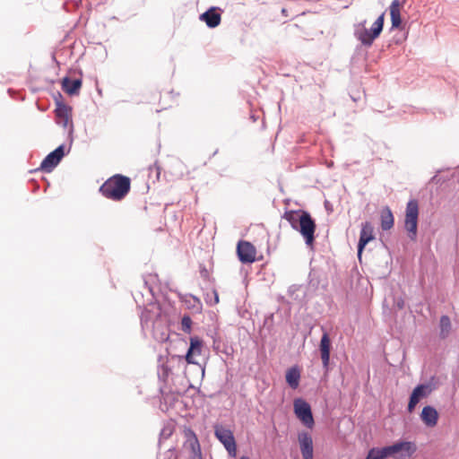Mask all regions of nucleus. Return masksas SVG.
Segmentation results:
<instances>
[{"mask_svg": "<svg viewBox=\"0 0 459 459\" xmlns=\"http://www.w3.org/2000/svg\"><path fill=\"white\" fill-rule=\"evenodd\" d=\"M65 156L64 144L59 145L53 152L48 153L40 164V169L45 172H51Z\"/></svg>", "mask_w": 459, "mask_h": 459, "instance_id": "obj_14", "label": "nucleus"}, {"mask_svg": "<svg viewBox=\"0 0 459 459\" xmlns=\"http://www.w3.org/2000/svg\"><path fill=\"white\" fill-rule=\"evenodd\" d=\"M400 6L401 4L399 0H394L390 5L391 23L393 29H398L402 25Z\"/></svg>", "mask_w": 459, "mask_h": 459, "instance_id": "obj_25", "label": "nucleus"}, {"mask_svg": "<svg viewBox=\"0 0 459 459\" xmlns=\"http://www.w3.org/2000/svg\"><path fill=\"white\" fill-rule=\"evenodd\" d=\"M239 260L244 264L253 263L255 260V247L247 241H239L237 246Z\"/></svg>", "mask_w": 459, "mask_h": 459, "instance_id": "obj_18", "label": "nucleus"}, {"mask_svg": "<svg viewBox=\"0 0 459 459\" xmlns=\"http://www.w3.org/2000/svg\"><path fill=\"white\" fill-rule=\"evenodd\" d=\"M439 338L441 340L446 339L452 332V323L450 317L446 315H443L439 320Z\"/></svg>", "mask_w": 459, "mask_h": 459, "instance_id": "obj_26", "label": "nucleus"}, {"mask_svg": "<svg viewBox=\"0 0 459 459\" xmlns=\"http://www.w3.org/2000/svg\"><path fill=\"white\" fill-rule=\"evenodd\" d=\"M332 350V341L326 331H324L320 342L319 351L322 359V365L325 374L327 375L330 370V356Z\"/></svg>", "mask_w": 459, "mask_h": 459, "instance_id": "obj_13", "label": "nucleus"}, {"mask_svg": "<svg viewBox=\"0 0 459 459\" xmlns=\"http://www.w3.org/2000/svg\"><path fill=\"white\" fill-rule=\"evenodd\" d=\"M438 417L437 411L431 405L424 406L420 415L421 421L428 428H434L437 424Z\"/></svg>", "mask_w": 459, "mask_h": 459, "instance_id": "obj_20", "label": "nucleus"}, {"mask_svg": "<svg viewBox=\"0 0 459 459\" xmlns=\"http://www.w3.org/2000/svg\"><path fill=\"white\" fill-rule=\"evenodd\" d=\"M384 22L385 13H383L377 17L369 30L367 28L354 29V36L363 46L370 47L374 40L381 34L384 28Z\"/></svg>", "mask_w": 459, "mask_h": 459, "instance_id": "obj_4", "label": "nucleus"}, {"mask_svg": "<svg viewBox=\"0 0 459 459\" xmlns=\"http://www.w3.org/2000/svg\"><path fill=\"white\" fill-rule=\"evenodd\" d=\"M172 434V429L169 427H165L161 429L160 431V440L161 438H169Z\"/></svg>", "mask_w": 459, "mask_h": 459, "instance_id": "obj_30", "label": "nucleus"}, {"mask_svg": "<svg viewBox=\"0 0 459 459\" xmlns=\"http://www.w3.org/2000/svg\"><path fill=\"white\" fill-rule=\"evenodd\" d=\"M192 319L189 316L186 315L181 319V330L184 333H189L191 332Z\"/></svg>", "mask_w": 459, "mask_h": 459, "instance_id": "obj_28", "label": "nucleus"}, {"mask_svg": "<svg viewBox=\"0 0 459 459\" xmlns=\"http://www.w3.org/2000/svg\"><path fill=\"white\" fill-rule=\"evenodd\" d=\"M417 451L414 442L398 440L390 446L383 447H372L367 454L368 459H385L396 454H400V459L410 458Z\"/></svg>", "mask_w": 459, "mask_h": 459, "instance_id": "obj_2", "label": "nucleus"}, {"mask_svg": "<svg viewBox=\"0 0 459 459\" xmlns=\"http://www.w3.org/2000/svg\"><path fill=\"white\" fill-rule=\"evenodd\" d=\"M293 410L295 416L307 429H313L315 420L310 404L303 398H296L293 402Z\"/></svg>", "mask_w": 459, "mask_h": 459, "instance_id": "obj_9", "label": "nucleus"}, {"mask_svg": "<svg viewBox=\"0 0 459 459\" xmlns=\"http://www.w3.org/2000/svg\"><path fill=\"white\" fill-rule=\"evenodd\" d=\"M403 305H404V302H403V300H402V299H401V300H398V301L396 302V306H397V307H398L399 309H402V308L403 307Z\"/></svg>", "mask_w": 459, "mask_h": 459, "instance_id": "obj_33", "label": "nucleus"}, {"mask_svg": "<svg viewBox=\"0 0 459 459\" xmlns=\"http://www.w3.org/2000/svg\"><path fill=\"white\" fill-rule=\"evenodd\" d=\"M384 22L385 13H383L377 17L369 30L367 28L354 29V36L363 46L370 47L374 40L381 34L384 28Z\"/></svg>", "mask_w": 459, "mask_h": 459, "instance_id": "obj_6", "label": "nucleus"}, {"mask_svg": "<svg viewBox=\"0 0 459 459\" xmlns=\"http://www.w3.org/2000/svg\"><path fill=\"white\" fill-rule=\"evenodd\" d=\"M394 219L391 209L385 206L381 212V229L383 230H389L393 228Z\"/></svg>", "mask_w": 459, "mask_h": 459, "instance_id": "obj_27", "label": "nucleus"}, {"mask_svg": "<svg viewBox=\"0 0 459 459\" xmlns=\"http://www.w3.org/2000/svg\"><path fill=\"white\" fill-rule=\"evenodd\" d=\"M251 118H252L253 122H255V121H256V118H255V115H254V114H252V115H251Z\"/></svg>", "mask_w": 459, "mask_h": 459, "instance_id": "obj_34", "label": "nucleus"}, {"mask_svg": "<svg viewBox=\"0 0 459 459\" xmlns=\"http://www.w3.org/2000/svg\"><path fill=\"white\" fill-rule=\"evenodd\" d=\"M288 295L291 303L302 305L307 295V288L303 285H291L288 290Z\"/></svg>", "mask_w": 459, "mask_h": 459, "instance_id": "obj_22", "label": "nucleus"}, {"mask_svg": "<svg viewBox=\"0 0 459 459\" xmlns=\"http://www.w3.org/2000/svg\"><path fill=\"white\" fill-rule=\"evenodd\" d=\"M384 22L385 13H383L377 17L369 30L367 28L354 29V36L363 46L370 47L374 40L381 34L384 28Z\"/></svg>", "mask_w": 459, "mask_h": 459, "instance_id": "obj_7", "label": "nucleus"}, {"mask_svg": "<svg viewBox=\"0 0 459 459\" xmlns=\"http://www.w3.org/2000/svg\"><path fill=\"white\" fill-rule=\"evenodd\" d=\"M199 19L200 21L205 22L207 27L213 29L221 23V16L217 12L216 7H211L206 12L203 13Z\"/></svg>", "mask_w": 459, "mask_h": 459, "instance_id": "obj_21", "label": "nucleus"}, {"mask_svg": "<svg viewBox=\"0 0 459 459\" xmlns=\"http://www.w3.org/2000/svg\"><path fill=\"white\" fill-rule=\"evenodd\" d=\"M202 347L203 341L199 337L194 336L190 338V346L185 356L187 363L200 365L199 361L197 360V357L201 355Z\"/></svg>", "mask_w": 459, "mask_h": 459, "instance_id": "obj_19", "label": "nucleus"}, {"mask_svg": "<svg viewBox=\"0 0 459 459\" xmlns=\"http://www.w3.org/2000/svg\"><path fill=\"white\" fill-rule=\"evenodd\" d=\"M130 185L131 181L129 178L118 174L108 179L100 187V191L108 199L120 201L129 192Z\"/></svg>", "mask_w": 459, "mask_h": 459, "instance_id": "obj_3", "label": "nucleus"}, {"mask_svg": "<svg viewBox=\"0 0 459 459\" xmlns=\"http://www.w3.org/2000/svg\"><path fill=\"white\" fill-rule=\"evenodd\" d=\"M184 449L188 452L189 459H203L201 446L195 432L188 429L185 431Z\"/></svg>", "mask_w": 459, "mask_h": 459, "instance_id": "obj_11", "label": "nucleus"}, {"mask_svg": "<svg viewBox=\"0 0 459 459\" xmlns=\"http://www.w3.org/2000/svg\"><path fill=\"white\" fill-rule=\"evenodd\" d=\"M419 204L415 199H411L405 209L404 228L408 231L411 240H415L418 234Z\"/></svg>", "mask_w": 459, "mask_h": 459, "instance_id": "obj_8", "label": "nucleus"}, {"mask_svg": "<svg viewBox=\"0 0 459 459\" xmlns=\"http://www.w3.org/2000/svg\"><path fill=\"white\" fill-rule=\"evenodd\" d=\"M366 22H367V21H366V20H364V21L360 22L359 23H358L357 25H355V29L366 28V27H365Z\"/></svg>", "mask_w": 459, "mask_h": 459, "instance_id": "obj_32", "label": "nucleus"}, {"mask_svg": "<svg viewBox=\"0 0 459 459\" xmlns=\"http://www.w3.org/2000/svg\"><path fill=\"white\" fill-rule=\"evenodd\" d=\"M365 459H368L367 457Z\"/></svg>", "mask_w": 459, "mask_h": 459, "instance_id": "obj_37", "label": "nucleus"}, {"mask_svg": "<svg viewBox=\"0 0 459 459\" xmlns=\"http://www.w3.org/2000/svg\"><path fill=\"white\" fill-rule=\"evenodd\" d=\"M298 441L303 459H313V439L308 432L301 431L298 434Z\"/></svg>", "mask_w": 459, "mask_h": 459, "instance_id": "obj_17", "label": "nucleus"}, {"mask_svg": "<svg viewBox=\"0 0 459 459\" xmlns=\"http://www.w3.org/2000/svg\"><path fill=\"white\" fill-rule=\"evenodd\" d=\"M55 113H56V123L59 126H63L64 128H66L69 126V124L71 123L70 133H72L74 130V127H73V125L71 122L72 108L64 103L57 102Z\"/></svg>", "mask_w": 459, "mask_h": 459, "instance_id": "obj_16", "label": "nucleus"}, {"mask_svg": "<svg viewBox=\"0 0 459 459\" xmlns=\"http://www.w3.org/2000/svg\"><path fill=\"white\" fill-rule=\"evenodd\" d=\"M281 13H286V10H285L284 8H283V9H281Z\"/></svg>", "mask_w": 459, "mask_h": 459, "instance_id": "obj_36", "label": "nucleus"}, {"mask_svg": "<svg viewBox=\"0 0 459 459\" xmlns=\"http://www.w3.org/2000/svg\"><path fill=\"white\" fill-rule=\"evenodd\" d=\"M239 459H250V458L247 456H241Z\"/></svg>", "mask_w": 459, "mask_h": 459, "instance_id": "obj_35", "label": "nucleus"}, {"mask_svg": "<svg viewBox=\"0 0 459 459\" xmlns=\"http://www.w3.org/2000/svg\"><path fill=\"white\" fill-rule=\"evenodd\" d=\"M158 459H178V454L175 447L167 449L164 453L160 454Z\"/></svg>", "mask_w": 459, "mask_h": 459, "instance_id": "obj_29", "label": "nucleus"}, {"mask_svg": "<svg viewBox=\"0 0 459 459\" xmlns=\"http://www.w3.org/2000/svg\"><path fill=\"white\" fill-rule=\"evenodd\" d=\"M431 392L432 388L429 384H420L416 385L410 394L407 411L411 413L420 400L428 397Z\"/></svg>", "mask_w": 459, "mask_h": 459, "instance_id": "obj_12", "label": "nucleus"}, {"mask_svg": "<svg viewBox=\"0 0 459 459\" xmlns=\"http://www.w3.org/2000/svg\"><path fill=\"white\" fill-rule=\"evenodd\" d=\"M285 379L291 389H297L300 381V368L297 365L288 368L285 374Z\"/></svg>", "mask_w": 459, "mask_h": 459, "instance_id": "obj_23", "label": "nucleus"}, {"mask_svg": "<svg viewBox=\"0 0 459 459\" xmlns=\"http://www.w3.org/2000/svg\"><path fill=\"white\" fill-rule=\"evenodd\" d=\"M384 22L385 13H383L377 17L369 30L367 28L354 29V36L363 46L370 47L374 40L381 34L384 28Z\"/></svg>", "mask_w": 459, "mask_h": 459, "instance_id": "obj_5", "label": "nucleus"}, {"mask_svg": "<svg viewBox=\"0 0 459 459\" xmlns=\"http://www.w3.org/2000/svg\"><path fill=\"white\" fill-rule=\"evenodd\" d=\"M81 86L82 81L80 79L72 80L69 77H65L62 81V89L69 95L78 94Z\"/></svg>", "mask_w": 459, "mask_h": 459, "instance_id": "obj_24", "label": "nucleus"}, {"mask_svg": "<svg viewBox=\"0 0 459 459\" xmlns=\"http://www.w3.org/2000/svg\"><path fill=\"white\" fill-rule=\"evenodd\" d=\"M282 218L290 224L292 229L301 234L307 246L314 244L316 225L308 212L304 210L286 211Z\"/></svg>", "mask_w": 459, "mask_h": 459, "instance_id": "obj_1", "label": "nucleus"}, {"mask_svg": "<svg viewBox=\"0 0 459 459\" xmlns=\"http://www.w3.org/2000/svg\"><path fill=\"white\" fill-rule=\"evenodd\" d=\"M212 295L214 297V300H213V302H212V300H209V299H206V301H207L208 303H210L211 305H212V304H217V303L219 302V295H218L217 291H216V290H213V291H212ZM207 299H209V295H207Z\"/></svg>", "mask_w": 459, "mask_h": 459, "instance_id": "obj_31", "label": "nucleus"}, {"mask_svg": "<svg viewBox=\"0 0 459 459\" xmlns=\"http://www.w3.org/2000/svg\"><path fill=\"white\" fill-rule=\"evenodd\" d=\"M361 230L359 234V238L357 246V255L359 259H361L362 252L365 247L374 239L373 234V227L370 222L366 221L361 225Z\"/></svg>", "mask_w": 459, "mask_h": 459, "instance_id": "obj_15", "label": "nucleus"}, {"mask_svg": "<svg viewBox=\"0 0 459 459\" xmlns=\"http://www.w3.org/2000/svg\"><path fill=\"white\" fill-rule=\"evenodd\" d=\"M214 435L218 440L224 446L228 454L231 457L237 455V445L233 433L222 425L214 426Z\"/></svg>", "mask_w": 459, "mask_h": 459, "instance_id": "obj_10", "label": "nucleus"}]
</instances>
